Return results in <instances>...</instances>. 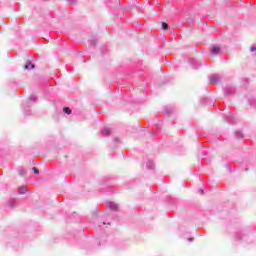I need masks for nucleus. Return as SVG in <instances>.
Segmentation results:
<instances>
[{"label":"nucleus","mask_w":256,"mask_h":256,"mask_svg":"<svg viewBox=\"0 0 256 256\" xmlns=\"http://www.w3.org/2000/svg\"><path fill=\"white\" fill-rule=\"evenodd\" d=\"M221 82V76L217 74H213L209 77V83L211 85H218Z\"/></svg>","instance_id":"f257e3e1"},{"label":"nucleus","mask_w":256,"mask_h":256,"mask_svg":"<svg viewBox=\"0 0 256 256\" xmlns=\"http://www.w3.org/2000/svg\"><path fill=\"white\" fill-rule=\"evenodd\" d=\"M106 207L110 209V211H119V204L115 202H107Z\"/></svg>","instance_id":"f03ea898"},{"label":"nucleus","mask_w":256,"mask_h":256,"mask_svg":"<svg viewBox=\"0 0 256 256\" xmlns=\"http://www.w3.org/2000/svg\"><path fill=\"white\" fill-rule=\"evenodd\" d=\"M210 53L211 55H219V53H221V48L219 46H213L210 49Z\"/></svg>","instance_id":"7ed1b4c3"},{"label":"nucleus","mask_w":256,"mask_h":256,"mask_svg":"<svg viewBox=\"0 0 256 256\" xmlns=\"http://www.w3.org/2000/svg\"><path fill=\"white\" fill-rule=\"evenodd\" d=\"M101 135L103 137H109V135H111V129L109 128H103L101 131Z\"/></svg>","instance_id":"20e7f679"},{"label":"nucleus","mask_w":256,"mask_h":256,"mask_svg":"<svg viewBox=\"0 0 256 256\" xmlns=\"http://www.w3.org/2000/svg\"><path fill=\"white\" fill-rule=\"evenodd\" d=\"M18 193L19 195H25V193H27V186H20L18 188Z\"/></svg>","instance_id":"39448f33"},{"label":"nucleus","mask_w":256,"mask_h":256,"mask_svg":"<svg viewBox=\"0 0 256 256\" xmlns=\"http://www.w3.org/2000/svg\"><path fill=\"white\" fill-rule=\"evenodd\" d=\"M25 70H30V69H35V64L31 63V62H27L26 65L24 66Z\"/></svg>","instance_id":"423d86ee"},{"label":"nucleus","mask_w":256,"mask_h":256,"mask_svg":"<svg viewBox=\"0 0 256 256\" xmlns=\"http://www.w3.org/2000/svg\"><path fill=\"white\" fill-rule=\"evenodd\" d=\"M16 205H17V200H15V199H10V200L8 201V207L13 208V207H15Z\"/></svg>","instance_id":"0eeeda50"},{"label":"nucleus","mask_w":256,"mask_h":256,"mask_svg":"<svg viewBox=\"0 0 256 256\" xmlns=\"http://www.w3.org/2000/svg\"><path fill=\"white\" fill-rule=\"evenodd\" d=\"M147 169H155V163L149 160L146 164Z\"/></svg>","instance_id":"6e6552de"},{"label":"nucleus","mask_w":256,"mask_h":256,"mask_svg":"<svg viewBox=\"0 0 256 256\" xmlns=\"http://www.w3.org/2000/svg\"><path fill=\"white\" fill-rule=\"evenodd\" d=\"M18 173H19L20 177H25V175H27V170L22 167L19 169Z\"/></svg>","instance_id":"1a4fd4ad"},{"label":"nucleus","mask_w":256,"mask_h":256,"mask_svg":"<svg viewBox=\"0 0 256 256\" xmlns=\"http://www.w3.org/2000/svg\"><path fill=\"white\" fill-rule=\"evenodd\" d=\"M235 137H236L237 139H243V133L237 131V132H235Z\"/></svg>","instance_id":"9d476101"},{"label":"nucleus","mask_w":256,"mask_h":256,"mask_svg":"<svg viewBox=\"0 0 256 256\" xmlns=\"http://www.w3.org/2000/svg\"><path fill=\"white\" fill-rule=\"evenodd\" d=\"M63 111H64V113H66V115H71V108H69V107H64V108H63Z\"/></svg>","instance_id":"9b49d317"},{"label":"nucleus","mask_w":256,"mask_h":256,"mask_svg":"<svg viewBox=\"0 0 256 256\" xmlns=\"http://www.w3.org/2000/svg\"><path fill=\"white\" fill-rule=\"evenodd\" d=\"M168 27H169V24H167L166 22H163V23H162V29H163L164 31H167Z\"/></svg>","instance_id":"f8f14e48"},{"label":"nucleus","mask_w":256,"mask_h":256,"mask_svg":"<svg viewBox=\"0 0 256 256\" xmlns=\"http://www.w3.org/2000/svg\"><path fill=\"white\" fill-rule=\"evenodd\" d=\"M90 45H91L92 47H95V45H97V39H92V40H90Z\"/></svg>","instance_id":"ddd939ff"},{"label":"nucleus","mask_w":256,"mask_h":256,"mask_svg":"<svg viewBox=\"0 0 256 256\" xmlns=\"http://www.w3.org/2000/svg\"><path fill=\"white\" fill-rule=\"evenodd\" d=\"M29 101H37V96L36 95H31L29 97Z\"/></svg>","instance_id":"4468645a"},{"label":"nucleus","mask_w":256,"mask_h":256,"mask_svg":"<svg viewBox=\"0 0 256 256\" xmlns=\"http://www.w3.org/2000/svg\"><path fill=\"white\" fill-rule=\"evenodd\" d=\"M32 171H34L35 175H39V169H37L36 167H33Z\"/></svg>","instance_id":"2eb2a0df"},{"label":"nucleus","mask_w":256,"mask_h":256,"mask_svg":"<svg viewBox=\"0 0 256 256\" xmlns=\"http://www.w3.org/2000/svg\"><path fill=\"white\" fill-rule=\"evenodd\" d=\"M70 5H75L77 3V0H67Z\"/></svg>","instance_id":"dca6fc26"},{"label":"nucleus","mask_w":256,"mask_h":256,"mask_svg":"<svg viewBox=\"0 0 256 256\" xmlns=\"http://www.w3.org/2000/svg\"><path fill=\"white\" fill-rule=\"evenodd\" d=\"M199 193H200V195H205V191H203V189H200Z\"/></svg>","instance_id":"f3484780"},{"label":"nucleus","mask_w":256,"mask_h":256,"mask_svg":"<svg viewBox=\"0 0 256 256\" xmlns=\"http://www.w3.org/2000/svg\"><path fill=\"white\" fill-rule=\"evenodd\" d=\"M94 213L97 215V213H99V211H98V210H95Z\"/></svg>","instance_id":"a211bd4d"},{"label":"nucleus","mask_w":256,"mask_h":256,"mask_svg":"<svg viewBox=\"0 0 256 256\" xmlns=\"http://www.w3.org/2000/svg\"><path fill=\"white\" fill-rule=\"evenodd\" d=\"M194 238H189L188 241H193Z\"/></svg>","instance_id":"6ab92c4d"}]
</instances>
